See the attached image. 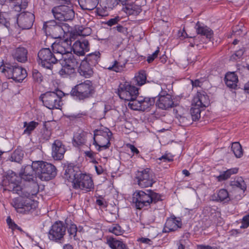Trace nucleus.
Here are the masks:
<instances>
[{"label": "nucleus", "mask_w": 249, "mask_h": 249, "mask_svg": "<svg viewBox=\"0 0 249 249\" xmlns=\"http://www.w3.org/2000/svg\"><path fill=\"white\" fill-rule=\"evenodd\" d=\"M64 95L62 91L58 89L41 94L39 99L43 105L50 109H60L63 105L62 98Z\"/></svg>", "instance_id": "5"}, {"label": "nucleus", "mask_w": 249, "mask_h": 249, "mask_svg": "<svg viewBox=\"0 0 249 249\" xmlns=\"http://www.w3.org/2000/svg\"><path fill=\"white\" fill-rule=\"evenodd\" d=\"M36 163H37V161H33L32 165H27L23 166L20 170L19 175L21 176L23 180L28 182L32 181L34 186L37 188L38 185L35 180L36 178H37L36 172V167H35Z\"/></svg>", "instance_id": "15"}, {"label": "nucleus", "mask_w": 249, "mask_h": 249, "mask_svg": "<svg viewBox=\"0 0 249 249\" xmlns=\"http://www.w3.org/2000/svg\"><path fill=\"white\" fill-rule=\"evenodd\" d=\"M224 81L226 85L230 89H236L237 88L238 78L235 72H228L225 74Z\"/></svg>", "instance_id": "28"}, {"label": "nucleus", "mask_w": 249, "mask_h": 249, "mask_svg": "<svg viewBox=\"0 0 249 249\" xmlns=\"http://www.w3.org/2000/svg\"><path fill=\"white\" fill-rule=\"evenodd\" d=\"M174 156L169 153L166 152L164 155L156 159V162L161 164L162 162H169L174 160Z\"/></svg>", "instance_id": "47"}, {"label": "nucleus", "mask_w": 249, "mask_h": 249, "mask_svg": "<svg viewBox=\"0 0 249 249\" xmlns=\"http://www.w3.org/2000/svg\"><path fill=\"white\" fill-rule=\"evenodd\" d=\"M32 76L34 82L40 83L43 79L42 74L36 69H33L32 72Z\"/></svg>", "instance_id": "52"}, {"label": "nucleus", "mask_w": 249, "mask_h": 249, "mask_svg": "<svg viewBox=\"0 0 249 249\" xmlns=\"http://www.w3.org/2000/svg\"><path fill=\"white\" fill-rule=\"evenodd\" d=\"M118 94L122 99L133 102L138 97L139 89L129 82H125L119 85Z\"/></svg>", "instance_id": "10"}, {"label": "nucleus", "mask_w": 249, "mask_h": 249, "mask_svg": "<svg viewBox=\"0 0 249 249\" xmlns=\"http://www.w3.org/2000/svg\"><path fill=\"white\" fill-rule=\"evenodd\" d=\"M38 64L42 67L51 69L53 65L58 61V57L52 52L50 48L41 49L38 53Z\"/></svg>", "instance_id": "11"}, {"label": "nucleus", "mask_w": 249, "mask_h": 249, "mask_svg": "<svg viewBox=\"0 0 249 249\" xmlns=\"http://www.w3.org/2000/svg\"><path fill=\"white\" fill-rule=\"evenodd\" d=\"M100 0H78V3L84 10L91 11L97 8Z\"/></svg>", "instance_id": "34"}, {"label": "nucleus", "mask_w": 249, "mask_h": 249, "mask_svg": "<svg viewBox=\"0 0 249 249\" xmlns=\"http://www.w3.org/2000/svg\"><path fill=\"white\" fill-rule=\"evenodd\" d=\"M52 155L54 160H60L64 158L66 152L65 145L59 140H56L52 144Z\"/></svg>", "instance_id": "21"}, {"label": "nucleus", "mask_w": 249, "mask_h": 249, "mask_svg": "<svg viewBox=\"0 0 249 249\" xmlns=\"http://www.w3.org/2000/svg\"><path fill=\"white\" fill-rule=\"evenodd\" d=\"M156 97L138 96L133 102H129L128 106L134 110L144 111L156 104Z\"/></svg>", "instance_id": "13"}, {"label": "nucleus", "mask_w": 249, "mask_h": 249, "mask_svg": "<svg viewBox=\"0 0 249 249\" xmlns=\"http://www.w3.org/2000/svg\"><path fill=\"white\" fill-rule=\"evenodd\" d=\"M84 154L85 156L91 159H94V156L96 155V153L92 151H85Z\"/></svg>", "instance_id": "64"}, {"label": "nucleus", "mask_w": 249, "mask_h": 249, "mask_svg": "<svg viewBox=\"0 0 249 249\" xmlns=\"http://www.w3.org/2000/svg\"><path fill=\"white\" fill-rule=\"evenodd\" d=\"M22 179L21 176L18 175L12 170L6 172L5 178L4 179L3 184L6 187V190L17 194L20 197L14 199L13 206L18 213H32L37 207V202L35 201L29 197L33 195L34 193L25 192L19 184Z\"/></svg>", "instance_id": "1"}, {"label": "nucleus", "mask_w": 249, "mask_h": 249, "mask_svg": "<svg viewBox=\"0 0 249 249\" xmlns=\"http://www.w3.org/2000/svg\"><path fill=\"white\" fill-rule=\"evenodd\" d=\"M124 11L129 15H138L142 11L141 6L138 5H129L123 8Z\"/></svg>", "instance_id": "45"}, {"label": "nucleus", "mask_w": 249, "mask_h": 249, "mask_svg": "<svg viewBox=\"0 0 249 249\" xmlns=\"http://www.w3.org/2000/svg\"><path fill=\"white\" fill-rule=\"evenodd\" d=\"M69 41L64 40L58 43H54L52 45L53 53L58 57V60L60 58L63 57V55L69 53L70 50H71V46L69 44Z\"/></svg>", "instance_id": "18"}, {"label": "nucleus", "mask_w": 249, "mask_h": 249, "mask_svg": "<svg viewBox=\"0 0 249 249\" xmlns=\"http://www.w3.org/2000/svg\"><path fill=\"white\" fill-rule=\"evenodd\" d=\"M79 57L70 53L67 57H64L63 59L60 58L59 63L61 68L59 74L63 77H67L75 73V70L78 67Z\"/></svg>", "instance_id": "6"}, {"label": "nucleus", "mask_w": 249, "mask_h": 249, "mask_svg": "<svg viewBox=\"0 0 249 249\" xmlns=\"http://www.w3.org/2000/svg\"><path fill=\"white\" fill-rule=\"evenodd\" d=\"M91 29L89 28H84L83 30H78V34L82 36H86L90 34Z\"/></svg>", "instance_id": "61"}, {"label": "nucleus", "mask_w": 249, "mask_h": 249, "mask_svg": "<svg viewBox=\"0 0 249 249\" xmlns=\"http://www.w3.org/2000/svg\"><path fill=\"white\" fill-rule=\"evenodd\" d=\"M87 133L84 131L80 133H76L74 134L72 143L74 146H79L85 144L86 142Z\"/></svg>", "instance_id": "36"}, {"label": "nucleus", "mask_w": 249, "mask_h": 249, "mask_svg": "<svg viewBox=\"0 0 249 249\" xmlns=\"http://www.w3.org/2000/svg\"><path fill=\"white\" fill-rule=\"evenodd\" d=\"M156 97L158 98L157 101H155L156 106L159 108L167 110L174 106L171 95L162 88L161 91Z\"/></svg>", "instance_id": "16"}, {"label": "nucleus", "mask_w": 249, "mask_h": 249, "mask_svg": "<svg viewBox=\"0 0 249 249\" xmlns=\"http://www.w3.org/2000/svg\"><path fill=\"white\" fill-rule=\"evenodd\" d=\"M127 147L130 148L133 154L138 155L140 153L139 150L134 145L131 144H128Z\"/></svg>", "instance_id": "62"}, {"label": "nucleus", "mask_w": 249, "mask_h": 249, "mask_svg": "<svg viewBox=\"0 0 249 249\" xmlns=\"http://www.w3.org/2000/svg\"><path fill=\"white\" fill-rule=\"evenodd\" d=\"M136 175L138 184L141 188L151 187L155 182L152 171L149 168L138 171Z\"/></svg>", "instance_id": "14"}, {"label": "nucleus", "mask_w": 249, "mask_h": 249, "mask_svg": "<svg viewBox=\"0 0 249 249\" xmlns=\"http://www.w3.org/2000/svg\"><path fill=\"white\" fill-rule=\"evenodd\" d=\"M27 76L26 70L18 65L17 68H15L13 76H12L11 79H12L16 82L20 83L22 82Z\"/></svg>", "instance_id": "33"}, {"label": "nucleus", "mask_w": 249, "mask_h": 249, "mask_svg": "<svg viewBox=\"0 0 249 249\" xmlns=\"http://www.w3.org/2000/svg\"><path fill=\"white\" fill-rule=\"evenodd\" d=\"M93 66H90L86 61L82 60L78 67V71L80 75L88 78L93 74Z\"/></svg>", "instance_id": "29"}, {"label": "nucleus", "mask_w": 249, "mask_h": 249, "mask_svg": "<svg viewBox=\"0 0 249 249\" xmlns=\"http://www.w3.org/2000/svg\"><path fill=\"white\" fill-rule=\"evenodd\" d=\"M101 53L99 52H95L86 55L83 61H86L90 66H95L100 59Z\"/></svg>", "instance_id": "37"}, {"label": "nucleus", "mask_w": 249, "mask_h": 249, "mask_svg": "<svg viewBox=\"0 0 249 249\" xmlns=\"http://www.w3.org/2000/svg\"><path fill=\"white\" fill-rule=\"evenodd\" d=\"M160 53V49L158 48L152 54L149 55L147 58V62L148 63H152L158 56Z\"/></svg>", "instance_id": "59"}, {"label": "nucleus", "mask_w": 249, "mask_h": 249, "mask_svg": "<svg viewBox=\"0 0 249 249\" xmlns=\"http://www.w3.org/2000/svg\"><path fill=\"white\" fill-rule=\"evenodd\" d=\"M72 186L75 189H81L86 192H89L94 188L91 177L82 172L79 173L78 176L72 182Z\"/></svg>", "instance_id": "12"}, {"label": "nucleus", "mask_w": 249, "mask_h": 249, "mask_svg": "<svg viewBox=\"0 0 249 249\" xmlns=\"http://www.w3.org/2000/svg\"><path fill=\"white\" fill-rule=\"evenodd\" d=\"M66 234V226L63 221H55L51 227L48 232L50 240L59 244L64 241V235Z\"/></svg>", "instance_id": "9"}, {"label": "nucleus", "mask_w": 249, "mask_h": 249, "mask_svg": "<svg viewBox=\"0 0 249 249\" xmlns=\"http://www.w3.org/2000/svg\"><path fill=\"white\" fill-rule=\"evenodd\" d=\"M192 103L196 105V107H199L205 109L210 105L209 97L204 91H198L194 97Z\"/></svg>", "instance_id": "24"}, {"label": "nucleus", "mask_w": 249, "mask_h": 249, "mask_svg": "<svg viewBox=\"0 0 249 249\" xmlns=\"http://www.w3.org/2000/svg\"><path fill=\"white\" fill-rule=\"evenodd\" d=\"M138 241H140L142 243L148 244L149 245H151L152 244V241L148 238L142 237L140 238Z\"/></svg>", "instance_id": "63"}, {"label": "nucleus", "mask_w": 249, "mask_h": 249, "mask_svg": "<svg viewBox=\"0 0 249 249\" xmlns=\"http://www.w3.org/2000/svg\"><path fill=\"white\" fill-rule=\"evenodd\" d=\"M2 63L0 66V70L8 79H11L12 76H13L15 68H17L18 65L16 63H4L3 61Z\"/></svg>", "instance_id": "30"}, {"label": "nucleus", "mask_w": 249, "mask_h": 249, "mask_svg": "<svg viewBox=\"0 0 249 249\" xmlns=\"http://www.w3.org/2000/svg\"><path fill=\"white\" fill-rule=\"evenodd\" d=\"M121 1L120 0H101L100 6L97 8V13L99 16H104L106 15V12L107 8L112 9L116 7Z\"/></svg>", "instance_id": "25"}, {"label": "nucleus", "mask_w": 249, "mask_h": 249, "mask_svg": "<svg viewBox=\"0 0 249 249\" xmlns=\"http://www.w3.org/2000/svg\"><path fill=\"white\" fill-rule=\"evenodd\" d=\"M36 164V176L41 180L48 181L56 176L57 169L52 164L42 160H38Z\"/></svg>", "instance_id": "7"}, {"label": "nucleus", "mask_w": 249, "mask_h": 249, "mask_svg": "<svg viewBox=\"0 0 249 249\" xmlns=\"http://www.w3.org/2000/svg\"><path fill=\"white\" fill-rule=\"evenodd\" d=\"M162 196L151 189L137 190L132 194V202L137 209H148L151 205L162 201Z\"/></svg>", "instance_id": "2"}, {"label": "nucleus", "mask_w": 249, "mask_h": 249, "mask_svg": "<svg viewBox=\"0 0 249 249\" xmlns=\"http://www.w3.org/2000/svg\"><path fill=\"white\" fill-rule=\"evenodd\" d=\"M231 149L236 158H240L243 156V150L241 145L239 142H232Z\"/></svg>", "instance_id": "44"}, {"label": "nucleus", "mask_w": 249, "mask_h": 249, "mask_svg": "<svg viewBox=\"0 0 249 249\" xmlns=\"http://www.w3.org/2000/svg\"><path fill=\"white\" fill-rule=\"evenodd\" d=\"M112 133L107 127H101L93 131V144L97 147L98 151L102 149H107L110 145V141Z\"/></svg>", "instance_id": "4"}, {"label": "nucleus", "mask_w": 249, "mask_h": 249, "mask_svg": "<svg viewBox=\"0 0 249 249\" xmlns=\"http://www.w3.org/2000/svg\"><path fill=\"white\" fill-rule=\"evenodd\" d=\"M34 18V15L31 13L21 14L14 22L22 30L29 29L33 25Z\"/></svg>", "instance_id": "19"}, {"label": "nucleus", "mask_w": 249, "mask_h": 249, "mask_svg": "<svg viewBox=\"0 0 249 249\" xmlns=\"http://www.w3.org/2000/svg\"><path fill=\"white\" fill-rule=\"evenodd\" d=\"M23 127L25 128L23 134L27 135L29 136L35 128L38 126L39 123L34 121H31L29 123L24 122L23 123Z\"/></svg>", "instance_id": "42"}, {"label": "nucleus", "mask_w": 249, "mask_h": 249, "mask_svg": "<svg viewBox=\"0 0 249 249\" xmlns=\"http://www.w3.org/2000/svg\"><path fill=\"white\" fill-rule=\"evenodd\" d=\"M95 93V89L92 82L87 80L74 86L70 95L75 101L84 103L93 98Z\"/></svg>", "instance_id": "3"}, {"label": "nucleus", "mask_w": 249, "mask_h": 249, "mask_svg": "<svg viewBox=\"0 0 249 249\" xmlns=\"http://www.w3.org/2000/svg\"><path fill=\"white\" fill-rule=\"evenodd\" d=\"M182 225V223L180 217H177L175 215L171 216L167 219L162 232L168 233L176 231L178 229L181 228Z\"/></svg>", "instance_id": "20"}, {"label": "nucleus", "mask_w": 249, "mask_h": 249, "mask_svg": "<svg viewBox=\"0 0 249 249\" xmlns=\"http://www.w3.org/2000/svg\"><path fill=\"white\" fill-rule=\"evenodd\" d=\"M24 156V151L19 148L16 149L12 154L10 160L12 161L19 162L22 160Z\"/></svg>", "instance_id": "46"}, {"label": "nucleus", "mask_w": 249, "mask_h": 249, "mask_svg": "<svg viewBox=\"0 0 249 249\" xmlns=\"http://www.w3.org/2000/svg\"><path fill=\"white\" fill-rule=\"evenodd\" d=\"M245 51L246 49L244 47H242L239 49L238 50L236 51L235 52L234 54L232 55V58L235 60L241 58L243 55L244 54V53L245 52Z\"/></svg>", "instance_id": "56"}, {"label": "nucleus", "mask_w": 249, "mask_h": 249, "mask_svg": "<svg viewBox=\"0 0 249 249\" xmlns=\"http://www.w3.org/2000/svg\"><path fill=\"white\" fill-rule=\"evenodd\" d=\"M106 243L111 249H129L127 245L121 240H119L113 236H107L105 237Z\"/></svg>", "instance_id": "26"}, {"label": "nucleus", "mask_w": 249, "mask_h": 249, "mask_svg": "<svg viewBox=\"0 0 249 249\" xmlns=\"http://www.w3.org/2000/svg\"><path fill=\"white\" fill-rule=\"evenodd\" d=\"M214 200L217 202H223V203H228L231 201L228 192L225 189L219 190L216 194L214 195Z\"/></svg>", "instance_id": "35"}, {"label": "nucleus", "mask_w": 249, "mask_h": 249, "mask_svg": "<svg viewBox=\"0 0 249 249\" xmlns=\"http://www.w3.org/2000/svg\"><path fill=\"white\" fill-rule=\"evenodd\" d=\"M6 222L9 228L11 229L13 231L18 230L20 231H22V229L15 223L11 218L10 216H8L7 218Z\"/></svg>", "instance_id": "53"}, {"label": "nucleus", "mask_w": 249, "mask_h": 249, "mask_svg": "<svg viewBox=\"0 0 249 249\" xmlns=\"http://www.w3.org/2000/svg\"><path fill=\"white\" fill-rule=\"evenodd\" d=\"M147 74L145 71L141 70L133 79V84L142 86L146 82Z\"/></svg>", "instance_id": "38"}, {"label": "nucleus", "mask_w": 249, "mask_h": 249, "mask_svg": "<svg viewBox=\"0 0 249 249\" xmlns=\"http://www.w3.org/2000/svg\"><path fill=\"white\" fill-rule=\"evenodd\" d=\"M43 29L46 34L48 33L54 38H61L62 36L61 21L55 19L44 22Z\"/></svg>", "instance_id": "17"}, {"label": "nucleus", "mask_w": 249, "mask_h": 249, "mask_svg": "<svg viewBox=\"0 0 249 249\" xmlns=\"http://www.w3.org/2000/svg\"><path fill=\"white\" fill-rule=\"evenodd\" d=\"M87 114H88L87 112L83 111L78 113L71 114L70 115H68L67 117L71 120H73L75 119L81 118L83 116H86L87 115Z\"/></svg>", "instance_id": "57"}, {"label": "nucleus", "mask_w": 249, "mask_h": 249, "mask_svg": "<svg viewBox=\"0 0 249 249\" xmlns=\"http://www.w3.org/2000/svg\"><path fill=\"white\" fill-rule=\"evenodd\" d=\"M125 63H121L117 60H115L113 62V64L109 67L107 69L110 71H112L116 72H120L123 70L125 66Z\"/></svg>", "instance_id": "48"}, {"label": "nucleus", "mask_w": 249, "mask_h": 249, "mask_svg": "<svg viewBox=\"0 0 249 249\" xmlns=\"http://www.w3.org/2000/svg\"><path fill=\"white\" fill-rule=\"evenodd\" d=\"M192 107L190 109L189 114L193 121H198L200 118V113L202 110H204L199 107H196V105L192 103Z\"/></svg>", "instance_id": "41"}, {"label": "nucleus", "mask_w": 249, "mask_h": 249, "mask_svg": "<svg viewBox=\"0 0 249 249\" xmlns=\"http://www.w3.org/2000/svg\"><path fill=\"white\" fill-rule=\"evenodd\" d=\"M47 122H43V127L41 129V135L39 138V140L40 142H45L49 140L51 136V131L47 128Z\"/></svg>", "instance_id": "43"}, {"label": "nucleus", "mask_w": 249, "mask_h": 249, "mask_svg": "<svg viewBox=\"0 0 249 249\" xmlns=\"http://www.w3.org/2000/svg\"><path fill=\"white\" fill-rule=\"evenodd\" d=\"M249 226V214L244 216L241 221L240 229H246Z\"/></svg>", "instance_id": "58"}, {"label": "nucleus", "mask_w": 249, "mask_h": 249, "mask_svg": "<svg viewBox=\"0 0 249 249\" xmlns=\"http://www.w3.org/2000/svg\"><path fill=\"white\" fill-rule=\"evenodd\" d=\"M5 13L0 12V24L4 25L9 31L11 26L10 19Z\"/></svg>", "instance_id": "49"}, {"label": "nucleus", "mask_w": 249, "mask_h": 249, "mask_svg": "<svg viewBox=\"0 0 249 249\" xmlns=\"http://www.w3.org/2000/svg\"><path fill=\"white\" fill-rule=\"evenodd\" d=\"M61 28L62 29V36L65 34L69 33L71 30V28L67 23H64L63 21H61Z\"/></svg>", "instance_id": "55"}, {"label": "nucleus", "mask_w": 249, "mask_h": 249, "mask_svg": "<svg viewBox=\"0 0 249 249\" xmlns=\"http://www.w3.org/2000/svg\"><path fill=\"white\" fill-rule=\"evenodd\" d=\"M196 32L198 35H200L202 36H205L207 38H211L213 35V31L209 27L204 25L203 23L198 21L195 26Z\"/></svg>", "instance_id": "31"}, {"label": "nucleus", "mask_w": 249, "mask_h": 249, "mask_svg": "<svg viewBox=\"0 0 249 249\" xmlns=\"http://www.w3.org/2000/svg\"><path fill=\"white\" fill-rule=\"evenodd\" d=\"M238 168H232L227 170L226 171H223L220 173V174L217 177V179L218 181H222L226 180L229 178L231 175L236 174L238 171Z\"/></svg>", "instance_id": "39"}, {"label": "nucleus", "mask_w": 249, "mask_h": 249, "mask_svg": "<svg viewBox=\"0 0 249 249\" xmlns=\"http://www.w3.org/2000/svg\"><path fill=\"white\" fill-rule=\"evenodd\" d=\"M89 44L88 40L76 41L72 45L71 50L76 55L84 56L86 52L89 51Z\"/></svg>", "instance_id": "22"}, {"label": "nucleus", "mask_w": 249, "mask_h": 249, "mask_svg": "<svg viewBox=\"0 0 249 249\" xmlns=\"http://www.w3.org/2000/svg\"><path fill=\"white\" fill-rule=\"evenodd\" d=\"M230 186L232 188L237 187L243 191V193L247 189L246 184L241 177H238L235 178L233 180H231L230 182Z\"/></svg>", "instance_id": "40"}, {"label": "nucleus", "mask_w": 249, "mask_h": 249, "mask_svg": "<svg viewBox=\"0 0 249 249\" xmlns=\"http://www.w3.org/2000/svg\"><path fill=\"white\" fill-rule=\"evenodd\" d=\"M28 50L24 47L19 46L15 49L12 53V56L15 60L21 63L27 61Z\"/></svg>", "instance_id": "27"}, {"label": "nucleus", "mask_w": 249, "mask_h": 249, "mask_svg": "<svg viewBox=\"0 0 249 249\" xmlns=\"http://www.w3.org/2000/svg\"><path fill=\"white\" fill-rule=\"evenodd\" d=\"M121 20V18L117 16L113 18H111L107 20L105 24L108 26L111 27L116 24H118V22Z\"/></svg>", "instance_id": "54"}, {"label": "nucleus", "mask_w": 249, "mask_h": 249, "mask_svg": "<svg viewBox=\"0 0 249 249\" xmlns=\"http://www.w3.org/2000/svg\"><path fill=\"white\" fill-rule=\"evenodd\" d=\"M108 231L116 235H122L124 232V230L118 224H113L109 227Z\"/></svg>", "instance_id": "51"}, {"label": "nucleus", "mask_w": 249, "mask_h": 249, "mask_svg": "<svg viewBox=\"0 0 249 249\" xmlns=\"http://www.w3.org/2000/svg\"><path fill=\"white\" fill-rule=\"evenodd\" d=\"M180 123L182 124L183 125L186 126L192 124L193 122L192 120L191 117L189 114L186 115L183 114V115H178L177 117Z\"/></svg>", "instance_id": "50"}, {"label": "nucleus", "mask_w": 249, "mask_h": 249, "mask_svg": "<svg viewBox=\"0 0 249 249\" xmlns=\"http://www.w3.org/2000/svg\"><path fill=\"white\" fill-rule=\"evenodd\" d=\"M112 30L114 31L116 30L118 32L124 34L127 32V28L120 24H118L116 27H113Z\"/></svg>", "instance_id": "60"}, {"label": "nucleus", "mask_w": 249, "mask_h": 249, "mask_svg": "<svg viewBox=\"0 0 249 249\" xmlns=\"http://www.w3.org/2000/svg\"><path fill=\"white\" fill-rule=\"evenodd\" d=\"M64 224H65L66 230H67L69 238L71 239H73L75 241H79L80 239L78 238L77 234L78 229L76 225L72 222L69 224L68 219L65 220Z\"/></svg>", "instance_id": "32"}, {"label": "nucleus", "mask_w": 249, "mask_h": 249, "mask_svg": "<svg viewBox=\"0 0 249 249\" xmlns=\"http://www.w3.org/2000/svg\"><path fill=\"white\" fill-rule=\"evenodd\" d=\"M71 5L62 4V5L53 7L51 12L54 18L60 21L71 20L74 17V12Z\"/></svg>", "instance_id": "8"}, {"label": "nucleus", "mask_w": 249, "mask_h": 249, "mask_svg": "<svg viewBox=\"0 0 249 249\" xmlns=\"http://www.w3.org/2000/svg\"><path fill=\"white\" fill-rule=\"evenodd\" d=\"M65 168L64 178L72 183L82 172L79 167L73 163L68 164Z\"/></svg>", "instance_id": "23"}]
</instances>
